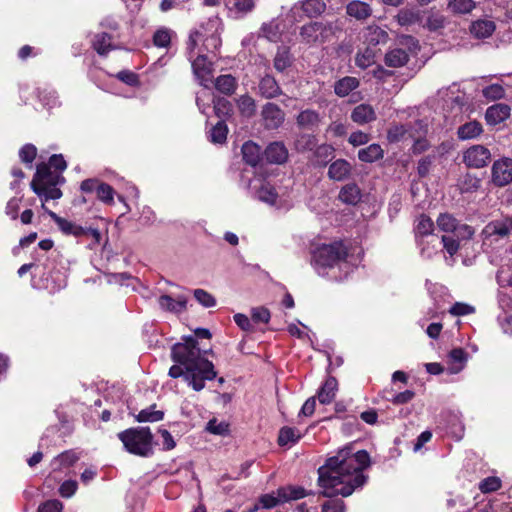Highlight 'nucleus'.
Returning <instances> with one entry per match:
<instances>
[{"label":"nucleus","instance_id":"nucleus-1","mask_svg":"<svg viewBox=\"0 0 512 512\" xmlns=\"http://www.w3.org/2000/svg\"><path fill=\"white\" fill-rule=\"evenodd\" d=\"M371 464L366 450L355 453L343 448L335 456L326 459L318 468L319 496L329 498L321 506V512H345L346 505L338 496L348 497L367 480L363 471Z\"/></svg>","mask_w":512,"mask_h":512},{"label":"nucleus","instance_id":"nucleus-2","mask_svg":"<svg viewBox=\"0 0 512 512\" xmlns=\"http://www.w3.org/2000/svg\"><path fill=\"white\" fill-rule=\"evenodd\" d=\"M171 359L175 364L170 367L168 375L173 379L183 377L196 392L205 388L206 380L217 377L214 364L202 356L198 341L193 336H185L183 342L172 346Z\"/></svg>","mask_w":512,"mask_h":512},{"label":"nucleus","instance_id":"nucleus-3","mask_svg":"<svg viewBox=\"0 0 512 512\" xmlns=\"http://www.w3.org/2000/svg\"><path fill=\"white\" fill-rule=\"evenodd\" d=\"M64 182L65 178L62 174L49 171L45 162H41L36 166V172L33 175L30 187L41 199L42 206L49 200H57L62 197V191L58 186Z\"/></svg>","mask_w":512,"mask_h":512},{"label":"nucleus","instance_id":"nucleus-4","mask_svg":"<svg viewBox=\"0 0 512 512\" xmlns=\"http://www.w3.org/2000/svg\"><path fill=\"white\" fill-rule=\"evenodd\" d=\"M119 440L130 454L140 457L153 455V434L149 427H133L118 433Z\"/></svg>","mask_w":512,"mask_h":512},{"label":"nucleus","instance_id":"nucleus-5","mask_svg":"<svg viewBox=\"0 0 512 512\" xmlns=\"http://www.w3.org/2000/svg\"><path fill=\"white\" fill-rule=\"evenodd\" d=\"M349 256V247L342 241L322 244L312 252V265L315 269L333 268L346 262Z\"/></svg>","mask_w":512,"mask_h":512},{"label":"nucleus","instance_id":"nucleus-6","mask_svg":"<svg viewBox=\"0 0 512 512\" xmlns=\"http://www.w3.org/2000/svg\"><path fill=\"white\" fill-rule=\"evenodd\" d=\"M512 230V219L511 218H504V219H497L492 220L489 223H487L482 232L481 235L483 237L484 241L487 240H498L503 239L505 237H508L510 232Z\"/></svg>","mask_w":512,"mask_h":512},{"label":"nucleus","instance_id":"nucleus-7","mask_svg":"<svg viewBox=\"0 0 512 512\" xmlns=\"http://www.w3.org/2000/svg\"><path fill=\"white\" fill-rule=\"evenodd\" d=\"M491 160L490 150L483 145H473L463 153V162L467 167L483 168Z\"/></svg>","mask_w":512,"mask_h":512},{"label":"nucleus","instance_id":"nucleus-8","mask_svg":"<svg viewBox=\"0 0 512 512\" xmlns=\"http://www.w3.org/2000/svg\"><path fill=\"white\" fill-rule=\"evenodd\" d=\"M492 182L497 187H504L512 182V159L503 157L496 160L491 169Z\"/></svg>","mask_w":512,"mask_h":512},{"label":"nucleus","instance_id":"nucleus-9","mask_svg":"<svg viewBox=\"0 0 512 512\" xmlns=\"http://www.w3.org/2000/svg\"><path fill=\"white\" fill-rule=\"evenodd\" d=\"M42 209L51 217V219L57 224L58 228L65 235H71L79 239H85V234H87V227H83L78 225L72 221H69L63 217H60L55 212L49 210L46 205H42Z\"/></svg>","mask_w":512,"mask_h":512},{"label":"nucleus","instance_id":"nucleus-10","mask_svg":"<svg viewBox=\"0 0 512 512\" xmlns=\"http://www.w3.org/2000/svg\"><path fill=\"white\" fill-rule=\"evenodd\" d=\"M191 66L194 75L199 80L200 85L209 88V83L212 82L213 64L210 62L206 55H198L195 59L192 58Z\"/></svg>","mask_w":512,"mask_h":512},{"label":"nucleus","instance_id":"nucleus-11","mask_svg":"<svg viewBox=\"0 0 512 512\" xmlns=\"http://www.w3.org/2000/svg\"><path fill=\"white\" fill-rule=\"evenodd\" d=\"M261 117L265 128L274 130L279 128L284 122L285 113L277 104L267 102L262 107Z\"/></svg>","mask_w":512,"mask_h":512},{"label":"nucleus","instance_id":"nucleus-12","mask_svg":"<svg viewBox=\"0 0 512 512\" xmlns=\"http://www.w3.org/2000/svg\"><path fill=\"white\" fill-rule=\"evenodd\" d=\"M389 39L388 32L378 25H369L363 31V44L374 49H381Z\"/></svg>","mask_w":512,"mask_h":512},{"label":"nucleus","instance_id":"nucleus-13","mask_svg":"<svg viewBox=\"0 0 512 512\" xmlns=\"http://www.w3.org/2000/svg\"><path fill=\"white\" fill-rule=\"evenodd\" d=\"M511 115V107L505 103H496L489 106L485 112L486 123L496 126L503 123Z\"/></svg>","mask_w":512,"mask_h":512},{"label":"nucleus","instance_id":"nucleus-14","mask_svg":"<svg viewBox=\"0 0 512 512\" xmlns=\"http://www.w3.org/2000/svg\"><path fill=\"white\" fill-rule=\"evenodd\" d=\"M264 159L270 164H283L288 159V150L283 142L275 141L267 145L263 151Z\"/></svg>","mask_w":512,"mask_h":512},{"label":"nucleus","instance_id":"nucleus-15","mask_svg":"<svg viewBox=\"0 0 512 512\" xmlns=\"http://www.w3.org/2000/svg\"><path fill=\"white\" fill-rule=\"evenodd\" d=\"M346 14L358 21H366L372 16L373 9L367 2L351 0L346 4Z\"/></svg>","mask_w":512,"mask_h":512},{"label":"nucleus","instance_id":"nucleus-16","mask_svg":"<svg viewBox=\"0 0 512 512\" xmlns=\"http://www.w3.org/2000/svg\"><path fill=\"white\" fill-rule=\"evenodd\" d=\"M259 94L265 99H274L283 94L277 80L270 74L264 75L259 81Z\"/></svg>","mask_w":512,"mask_h":512},{"label":"nucleus","instance_id":"nucleus-17","mask_svg":"<svg viewBox=\"0 0 512 512\" xmlns=\"http://www.w3.org/2000/svg\"><path fill=\"white\" fill-rule=\"evenodd\" d=\"M350 118L358 125H365L375 121L377 119V114L370 104L361 103L353 108Z\"/></svg>","mask_w":512,"mask_h":512},{"label":"nucleus","instance_id":"nucleus-18","mask_svg":"<svg viewBox=\"0 0 512 512\" xmlns=\"http://www.w3.org/2000/svg\"><path fill=\"white\" fill-rule=\"evenodd\" d=\"M321 122L320 114L313 109L302 110L296 116V124L302 130L314 132Z\"/></svg>","mask_w":512,"mask_h":512},{"label":"nucleus","instance_id":"nucleus-19","mask_svg":"<svg viewBox=\"0 0 512 512\" xmlns=\"http://www.w3.org/2000/svg\"><path fill=\"white\" fill-rule=\"evenodd\" d=\"M243 161L251 166L256 167L264 159L261 147L253 141H247L241 148Z\"/></svg>","mask_w":512,"mask_h":512},{"label":"nucleus","instance_id":"nucleus-20","mask_svg":"<svg viewBox=\"0 0 512 512\" xmlns=\"http://www.w3.org/2000/svg\"><path fill=\"white\" fill-rule=\"evenodd\" d=\"M91 46L100 56H107L109 52L116 49L113 36L107 32L96 33L92 38Z\"/></svg>","mask_w":512,"mask_h":512},{"label":"nucleus","instance_id":"nucleus-21","mask_svg":"<svg viewBox=\"0 0 512 512\" xmlns=\"http://www.w3.org/2000/svg\"><path fill=\"white\" fill-rule=\"evenodd\" d=\"M352 172L351 164L345 159H337L329 165L328 177L334 181H344Z\"/></svg>","mask_w":512,"mask_h":512},{"label":"nucleus","instance_id":"nucleus-22","mask_svg":"<svg viewBox=\"0 0 512 512\" xmlns=\"http://www.w3.org/2000/svg\"><path fill=\"white\" fill-rule=\"evenodd\" d=\"M158 304L160 308L165 311L181 313L186 310L187 298L183 295H180L177 297V299H174L170 295L164 294L158 298Z\"/></svg>","mask_w":512,"mask_h":512},{"label":"nucleus","instance_id":"nucleus-23","mask_svg":"<svg viewBox=\"0 0 512 512\" xmlns=\"http://www.w3.org/2000/svg\"><path fill=\"white\" fill-rule=\"evenodd\" d=\"M338 390V381L333 376H328L322 386L319 388L317 398L321 404H330Z\"/></svg>","mask_w":512,"mask_h":512},{"label":"nucleus","instance_id":"nucleus-24","mask_svg":"<svg viewBox=\"0 0 512 512\" xmlns=\"http://www.w3.org/2000/svg\"><path fill=\"white\" fill-rule=\"evenodd\" d=\"M335 148L330 144H321L313 150L312 163L315 167H325L334 158Z\"/></svg>","mask_w":512,"mask_h":512},{"label":"nucleus","instance_id":"nucleus-25","mask_svg":"<svg viewBox=\"0 0 512 512\" xmlns=\"http://www.w3.org/2000/svg\"><path fill=\"white\" fill-rule=\"evenodd\" d=\"M410 60L409 53L401 48H394L385 54L384 63L391 68H400L405 66Z\"/></svg>","mask_w":512,"mask_h":512},{"label":"nucleus","instance_id":"nucleus-26","mask_svg":"<svg viewBox=\"0 0 512 512\" xmlns=\"http://www.w3.org/2000/svg\"><path fill=\"white\" fill-rule=\"evenodd\" d=\"M213 83L215 89L226 96L233 95L238 87L237 79L231 74L219 75Z\"/></svg>","mask_w":512,"mask_h":512},{"label":"nucleus","instance_id":"nucleus-27","mask_svg":"<svg viewBox=\"0 0 512 512\" xmlns=\"http://www.w3.org/2000/svg\"><path fill=\"white\" fill-rule=\"evenodd\" d=\"M360 86V80L353 76H345L334 83V93L338 97H346Z\"/></svg>","mask_w":512,"mask_h":512},{"label":"nucleus","instance_id":"nucleus-28","mask_svg":"<svg viewBox=\"0 0 512 512\" xmlns=\"http://www.w3.org/2000/svg\"><path fill=\"white\" fill-rule=\"evenodd\" d=\"M258 37L264 38L272 43L280 42L282 39L280 24L277 22V20L263 23L260 27Z\"/></svg>","mask_w":512,"mask_h":512},{"label":"nucleus","instance_id":"nucleus-29","mask_svg":"<svg viewBox=\"0 0 512 512\" xmlns=\"http://www.w3.org/2000/svg\"><path fill=\"white\" fill-rule=\"evenodd\" d=\"M496 29V25L491 20H476L470 25V33L477 39L490 37Z\"/></svg>","mask_w":512,"mask_h":512},{"label":"nucleus","instance_id":"nucleus-30","mask_svg":"<svg viewBox=\"0 0 512 512\" xmlns=\"http://www.w3.org/2000/svg\"><path fill=\"white\" fill-rule=\"evenodd\" d=\"M361 189L356 183H349L343 186L339 192V199L348 205H356L361 201Z\"/></svg>","mask_w":512,"mask_h":512},{"label":"nucleus","instance_id":"nucleus-31","mask_svg":"<svg viewBox=\"0 0 512 512\" xmlns=\"http://www.w3.org/2000/svg\"><path fill=\"white\" fill-rule=\"evenodd\" d=\"M293 63V57L288 46H279L273 59V66L277 72H284Z\"/></svg>","mask_w":512,"mask_h":512},{"label":"nucleus","instance_id":"nucleus-32","mask_svg":"<svg viewBox=\"0 0 512 512\" xmlns=\"http://www.w3.org/2000/svg\"><path fill=\"white\" fill-rule=\"evenodd\" d=\"M483 133V126L480 122L474 120L466 122L458 127L457 136L460 140H470L480 136Z\"/></svg>","mask_w":512,"mask_h":512},{"label":"nucleus","instance_id":"nucleus-33","mask_svg":"<svg viewBox=\"0 0 512 512\" xmlns=\"http://www.w3.org/2000/svg\"><path fill=\"white\" fill-rule=\"evenodd\" d=\"M276 493L280 497H282V500L284 501V503L292 501V500H299V499H302V498L310 495V493L305 488H303L301 486H293V485L279 487L276 490Z\"/></svg>","mask_w":512,"mask_h":512},{"label":"nucleus","instance_id":"nucleus-34","mask_svg":"<svg viewBox=\"0 0 512 512\" xmlns=\"http://www.w3.org/2000/svg\"><path fill=\"white\" fill-rule=\"evenodd\" d=\"M383 157L384 150L377 143H372L358 151V159L364 163H373L382 159Z\"/></svg>","mask_w":512,"mask_h":512},{"label":"nucleus","instance_id":"nucleus-35","mask_svg":"<svg viewBox=\"0 0 512 512\" xmlns=\"http://www.w3.org/2000/svg\"><path fill=\"white\" fill-rule=\"evenodd\" d=\"M395 19L400 26L408 27L421 21V13L417 9L402 8L398 11Z\"/></svg>","mask_w":512,"mask_h":512},{"label":"nucleus","instance_id":"nucleus-36","mask_svg":"<svg viewBox=\"0 0 512 512\" xmlns=\"http://www.w3.org/2000/svg\"><path fill=\"white\" fill-rule=\"evenodd\" d=\"M434 231V222L426 214H421L415 220L414 233L415 238H422L431 235Z\"/></svg>","mask_w":512,"mask_h":512},{"label":"nucleus","instance_id":"nucleus-37","mask_svg":"<svg viewBox=\"0 0 512 512\" xmlns=\"http://www.w3.org/2000/svg\"><path fill=\"white\" fill-rule=\"evenodd\" d=\"M381 49H374L366 46L363 51L359 50L355 57V64L361 69H366L375 63L378 52Z\"/></svg>","mask_w":512,"mask_h":512},{"label":"nucleus","instance_id":"nucleus-38","mask_svg":"<svg viewBox=\"0 0 512 512\" xmlns=\"http://www.w3.org/2000/svg\"><path fill=\"white\" fill-rule=\"evenodd\" d=\"M212 103L214 113L218 118H220V120H225L233 114V105L228 99L215 96Z\"/></svg>","mask_w":512,"mask_h":512},{"label":"nucleus","instance_id":"nucleus-39","mask_svg":"<svg viewBox=\"0 0 512 512\" xmlns=\"http://www.w3.org/2000/svg\"><path fill=\"white\" fill-rule=\"evenodd\" d=\"M228 127L225 120H219L209 131L208 138L214 144H224L227 140Z\"/></svg>","mask_w":512,"mask_h":512},{"label":"nucleus","instance_id":"nucleus-40","mask_svg":"<svg viewBox=\"0 0 512 512\" xmlns=\"http://www.w3.org/2000/svg\"><path fill=\"white\" fill-rule=\"evenodd\" d=\"M164 412L156 410V404H152L149 407L142 409L136 416L137 422H159L164 418Z\"/></svg>","mask_w":512,"mask_h":512},{"label":"nucleus","instance_id":"nucleus-41","mask_svg":"<svg viewBox=\"0 0 512 512\" xmlns=\"http://www.w3.org/2000/svg\"><path fill=\"white\" fill-rule=\"evenodd\" d=\"M300 438L301 435L296 428L284 426L279 430L277 442L279 446H287L297 443Z\"/></svg>","mask_w":512,"mask_h":512},{"label":"nucleus","instance_id":"nucleus-42","mask_svg":"<svg viewBox=\"0 0 512 512\" xmlns=\"http://www.w3.org/2000/svg\"><path fill=\"white\" fill-rule=\"evenodd\" d=\"M300 37L302 42L306 44H320V36L317 32V21L303 25L300 29Z\"/></svg>","mask_w":512,"mask_h":512},{"label":"nucleus","instance_id":"nucleus-43","mask_svg":"<svg viewBox=\"0 0 512 512\" xmlns=\"http://www.w3.org/2000/svg\"><path fill=\"white\" fill-rule=\"evenodd\" d=\"M340 27L333 22L317 21V32L320 36V44L330 41L336 32L340 31Z\"/></svg>","mask_w":512,"mask_h":512},{"label":"nucleus","instance_id":"nucleus-44","mask_svg":"<svg viewBox=\"0 0 512 512\" xmlns=\"http://www.w3.org/2000/svg\"><path fill=\"white\" fill-rule=\"evenodd\" d=\"M461 193H473L481 187V179L471 173H466L459 182Z\"/></svg>","mask_w":512,"mask_h":512},{"label":"nucleus","instance_id":"nucleus-45","mask_svg":"<svg viewBox=\"0 0 512 512\" xmlns=\"http://www.w3.org/2000/svg\"><path fill=\"white\" fill-rule=\"evenodd\" d=\"M226 7L238 14H247L255 7V0H226Z\"/></svg>","mask_w":512,"mask_h":512},{"label":"nucleus","instance_id":"nucleus-46","mask_svg":"<svg viewBox=\"0 0 512 512\" xmlns=\"http://www.w3.org/2000/svg\"><path fill=\"white\" fill-rule=\"evenodd\" d=\"M303 12L310 18L316 17L326 10V4L323 0H305L302 3Z\"/></svg>","mask_w":512,"mask_h":512},{"label":"nucleus","instance_id":"nucleus-47","mask_svg":"<svg viewBox=\"0 0 512 512\" xmlns=\"http://www.w3.org/2000/svg\"><path fill=\"white\" fill-rule=\"evenodd\" d=\"M475 7L476 3L473 0H450L447 5L453 14H467Z\"/></svg>","mask_w":512,"mask_h":512},{"label":"nucleus","instance_id":"nucleus-48","mask_svg":"<svg viewBox=\"0 0 512 512\" xmlns=\"http://www.w3.org/2000/svg\"><path fill=\"white\" fill-rule=\"evenodd\" d=\"M317 138L313 134H301L295 141L298 152L313 151L316 148Z\"/></svg>","mask_w":512,"mask_h":512},{"label":"nucleus","instance_id":"nucleus-49","mask_svg":"<svg viewBox=\"0 0 512 512\" xmlns=\"http://www.w3.org/2000/svg\"><path fill=\"white\" fill-rule=\"evenodd\" d=\"M96 188H98L96 198L99 201L109 206L114 204L115 190L111 185L101 181L100 185H98Z\"/></svg>","mask_w":512,"mask_h":512},{"label":"nucleus","instance_id":"nucleus-50","mask_svg":"<svg viewBox=\"0 0 512 512\" xmlns=\"http://www.w3.org/2000/svg\"><path fill=\"white\" fill-rule=\"evenodd\" d=\"M37 153L38 151L36 146L31 143H27L19 149V158L23 164L31 168L33 161L37 157Z\"/></svg>","mask_w":512,"mask_h":512},{"label":"nucleus","instance_id":"nucleus-51","mask_svg":"<svg viewBox=\"0 0 512 512\" xmlns=\"http://www.w3.org/2000/svg\"><path fill=\"white\" fill-rule=\"evenodd\" d=\"M237 105L242 115L250 117L256 112L255 100L248 94L241 95L237 100Z\"/></svg>","mask_w":512,"mask_h":512},{"label":"nucleus","instance_id":"nucleus-52","mask_svg":"<svg viewBox=\"0 0 512 512\" xmlns=\"http://www.w3.org/2000/svg\"><path fill=\"white\" fill-rule=\"evenodd\" d=\"M449 359L451 363L459 364L458 367H451L450 371L452 373H458L464 367L465 362L467 361V353L463 348H454L449 352Z\"/></svg>","mask_w":512,"mask_h":512},{"label":"nucleus","instance_id":"nucleus-53","mask_svg":"<svg viewBox=\"0 0 512 512\" xmlns=\"http://www.w3.org/2000/svg\"><path fill=\"white\" fill-rule=\"evenodd\" d=\"M437 226L444 232H453L457 228V219L449 213H441L437 218Z\"/></svg>","mask_w":512,"mask_h":512},{"label":"nucleus","instance_id":"nucleus-54","mask_svg":"<svg viewBox=\"0 0 512 512\" xmlns=\"http://www.w3.org/2000/svg\"><path fill=\"white\" fill-rule=\"evenodd\" d=\"M482 94L487 100L496 101L505 97V89L501 84L493 83L483 88Z\"/></svg>","mask_w":512,"mask_h":512},{"label":"nucleus","instance_id":"nucleus-55","mask_svg":"<svg viewBox=\"0 0 512 512\" xmlns=\"http://www.w3.org/2000/svg\"><path fill=\"white\" fill-rule=\"evenodd\" d=\"M79 460L78 454L73 450H66L54 458L53 462L60 467L73 466Z\"/></svg>","mask_w":512,"mask_h":512},{"label":"nucleus","instance_id":"nucleus-56","mask_svg":"<svg viewBox=\"0 0 512 512\" xmlns=\"http://www.w3.org/2000/svg\"><path fill=\"white\" fill-rule=\"evenodd\" d=\"M171 43L170 31L167 28H160L153 35V44L158 48H167Z\"/></svg>","mask_w":512,"mask_h":512},{"label":"nucleus","instance_id":"nucleus-57","mask_svg":"<svg viewBox=\"0 0 512 512\" xmlns=\"http://www.w3.org/2000/svg\"><path fill=\"white\" fill-rule=\"evenodd\" d=\"M259 503L264 509H272L284 501L276 492L263 494L259 497Z\"/></svg>","mask_w":512,"mask_h":512},{"label":"nucleus","instance_id":"nucleus-58","mask_svg":"<svg viewBox=\"0 0 512 512\" xmlns=\"http://www.w3.org/2000/svg\"><path fill=\"white\" fill-rule=\"evenodd\" d=\"M501 488V480L496 476H490L479 483V490L482 493H491Z\"/></svg>","mask_w":512,"mask_h":512},{"label":"nucleus","instance_id":"nucleus-59","mask_svg":"<svg viewBox=\"0 0 512 512\" xmlns=\"http://www.w3.org/2000/svg\"><path fill=\"white\" fill-rule=\"evenodd\" d=\"M45 165L49 168V171H52V168L55 169L54 173L61 174L67 168V162L64 159L62 154H53L50 156L48 163Z\"/></svg>","mask_w":512,"mask_h":512},{"label":"nucleus","instance_id":"nucleus-60","mask_svg":"<svg viewBox=\"0 0 512 512\" xmlns=\"http://www.w3.org/2000/svg\"><path fill=\"white\" fill-rule=\"evenodd\" d=\"M195 299L204 307L210 308L216 305V299L212 294L203 289L193 291Z\"/></svg>","mask_w":512,"mask_h":512},{"label":"nucleus","instance_id":"nucleus-61","mask_svg":"<svg viewBox=\"0 0 512 512\" xmlns=\"http://www.w3.org/2000/svg\"><path fill=\"white\" fill-rule=\"evenodd\" d=\"M452 316H466L475 313V307L463 302H455L449 309Z\"/></svg>","mask_w":512,"mask_h":512},{"label":"nucleus","instance_id":"nucleus-62","mask_svg":"<svg viewBox=\"0 0 512 512\" xmlns=\"http://www.w3.org/2000/svg\"><path fill=\"white\" fill-rule=\"evenodd\" d=\"M434 160H435V155H427V156L422 157L418 161L417 173L420 178H424L429 174Z\"/></svg>","mask_w":512,"mask_h":512},{"label":"nucleus","instance_id":"nucleus-63","mask_svg":"<svg viewBox=\"0 0 512 512\" xmlns=\"http://www.w3.org/2000/svg\"><path fill=\"white\" fill-rule=\"evenodd\" d=\"M207 431L214 435L224 436L229 432V425L225 422H217L216 419H211L207 423Z\"/></svg>","mask_w":512,"mask_h":512},{"label":"nucleus","instance_id":"nucleus-64","mask_svg":"<svg viewBox=\"0 0 512 512\" xmlns=\"http://www.w3.org/2000/svg\"><path fill=\"white\" fill-rule=\"evenodd\" d=\"M63 504L59 500H48L39 505L37 512H62Z\"/></svg>","mask_w":512,"mask_h":512}]
</instances>
